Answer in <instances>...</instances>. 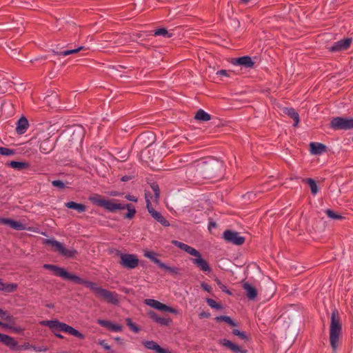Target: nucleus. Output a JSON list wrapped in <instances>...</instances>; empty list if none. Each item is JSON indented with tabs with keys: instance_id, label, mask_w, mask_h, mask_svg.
Segmentation results:
<instances>
[{
	"instance_id": "f8f14e48",
	"label": "nucleus",
	"mask_w": 353,
	"mask_h": 353,
	"mask_svg": "<svg viewBox=\"0 0 353 353\" xmlns=\"http://www.w3.org/2000/svg\"><path fill=\"white\" fill-rule=\"evenodd\" d=\"M223 238L228 242L237 245H242L245 241V238L240 236L239 232L230 230L224 232Z\"/></svg>"
},
{
	"instance_id": "e2e57ef3",
	"label": "nucleus",
	"mask_w": 353,
	"mask_h": 353,
	"mask_svg": "<svg viewBox=\"0 0 353 353\" xmlns=\"http://www.w3.org/2000/svg\"><path fill=\"white\" fill-rule=\"evenodd\" d=\"M130 179V177L128 176H124L121 178V181H128Z\"/></svg>"
},
{
	"instance_id": "4be33fe9",
	"label": "nucleus",
	"mask_w": 353,
	"mask_h": 353,
	"mask_svg": "<svg viewBox=\"0 0 353 353\" xmlns=\"http://www.w3.org/2000/svg\"><path fill=\"white\" fill-rule=\"evenodd\" d=\"M232 63L234 65H243L246 68H250L254 65V63L250 57H242L235 59L232 61Z\"/></svg>"
},
{
	"instance_id": "774afa93",
	"label": "nucleus",
	"mask_w": 353,
	"mask_h": 353,
	"mask_svg": "<svg viewBox=\"0 0 353 353\" xmlns=\"http://www.w3.org/2000/svg\"><path fill=\"white\" fill-rule=\"evenodd\" d=\"M3 282L2 279H0V291H2L3 287Z\"/></svg>"
},
{
	"instance_id": "69168bd1",
	"label": "nucleus",
	"mask_w": 353,
	"mask_h": 353,
	"mask_svg": "<svg viewBox=\"0 0 353 353\" xmlns=\"http://www.w3.org/2000/svg\"><path fill=\"white\" fill-rule=\"evenodd\" d=\"M32 348H33V349H34V350H35L36 352H41V351H46V348H43V349H40V348H39V349H37V348H36V347H32Z\"/></svg>"
},
{
	"instance_id": "0e129e2a",
	"label": "nucleus",
	"mask_w": 353,
	"mask_h": 353,
	"mask_svg": "<svg viewBox=\"0 0 353 353\" xmlns=\"http://www.w3.org/2000/svg\"><path fill=\"white\" fill-rule=\"evenodd\" d=\"M29 348H30V346L29 345H24L20 347V350H21V349L27 350Z\"/></svg>"
},
{
	"instance_id": "603ef678",
	"label": "nucleus",
	"mask_w": 353,
	"mask_h": 353,
	"mask_svg": "<svg viewBox=\"0 0 353 353\" xmlns=\"http://www.w3.org/2000/svg\"><path fill=\"white\" fill-rule=\"evenodd\" d=\"M125 198L128 200V201H133V202H137L138 199L136 196H133V195H131V194H126L125 196Z\"/></svg>"
},
{
	"instance_id": "a211bd4d",
	"label": "nucleus",
	"mask_w": 353,
	"mask_h": 353,
	"mask_svg": "<svg viewBox=\"0 0 353 353\" xmlns=\"http://www.w3.org/2000/svg\"><path fill=\"white\" fill-rule=\"evenodd\" d=\"M310 148L311 154L314 155H321L326 151V146L321 143L312 142Z\"/></svg>"
},
{
	"instance_id": "79ce46f5",
	"label": "nucleus",
	"mask_w": 353,
	"mask_h": 353,
	"mask_svg": "<svg viewBox=\"0 0 353 353\" xmlns=\"http://www.w3.org/2000/svg\"><path fill=\"white\" fill-rule=\"evenodd\" d=\"M216 321H224L225 322L228 323V324H230L232 326L236 325V323L233 321V320L230 317L227 316H217L216 318Z\"/></svg>"
},
{
	"instance_id": "ea45409f",
	"label": "nucleus",
	"mask_w": 353,
	"mask_h": 353,
	"mask_svg": "<svg viewBox=\"0 0 353 353\" xmlns=\"http://www.w3.org/2000/svg\"><path fill=\"white\" fill-rule=\"evenodd\" d=\"M83 48H84V47L81 46L76 49L64 50V51L60 52V55L65 57V56H68V55H70L72 54L77 53V52L81 51V50H83Z\"/></svg>"
},
{
	"instance_id": "39448f33",
	"label": "nucleus",
	"mask_w": 353,
	"mask_h": 353,
	"mask_svg": "<svg viewBox=\"0 0 353 353\" xmlns=\"http://www.w3.org/2000/svg\"><path fill=\"white\" fill-rule=\"evenodd\" d=\"M192 165L197 167L202 172L203 170L213 171L214 169H220L223 168V163L215 159H210L208 161L204 160H199L194 161Z\"/></svg>"
},
{
	"instance_id": "c756f323",
	"label": "nucleus",
	"mask_w": 353,
	"mask_h": 353,
	"mask_svg": "<svg viewBox=\"0 0 353 353\" xmlns=\"http://www.w3.org/2000/svg\"><path fill=\"white\" fill-rule=\"evenodd\" d=\"M123 210L126 209L128 210V212L125 216V218L130 219L132 217H134V216L137 213V211H136V209L134 208V207L132 204H126V205L123 204Z\"/></svg>"
},
{
	"instance_id": "cd10ccee",
	"label": "nucleus",
	"mask_w": 353,
	"mask_h": 353,
	"mask_svg": "<svg viewBox=\"0 0 353 353\" xmlns=\"http://www.w3.org/2000/svg\"><path fill=\"white\" fill-rule=\"evenodd\" d=\"M194 118L201 121L210 120V115L203 110H199L195 114Z\"/></svg>"
},
{
	"instance_id": "412c9836",
	"label": "nucleus",
	"mask_w": 353,
	"mask_h": 353,
	"mask_svg": "<svg viewBox=\"0 0 353 353\" xmlns=\"http://www.w3.org/2000/svg\"><path fill=\"white\" fill-rule=\"evenodd\" d=\"M63 332L68 333L73 336H75L77 338L83 339L84 335L81 333L79 330H76L73 327L66 324L64 323L62 331Z\"/></svg>"
},
{
	"instance_id": "de8ad7c7",
	"label": "nucleus",
	"mask_w": 353,
	"mask_h": 353,
	"mask_svg": "<svg viewBox=\"0 0 353 353\" xmlns=\"http://www.w3.org/2000/svg\"><path fill=\"white\" fill-rule=\"evenodd\" d=\"M232 333L236 335V336H239L240 338H241L242 339H246V335L244 332H241L238 329H234L233 331H232Z\"/></svg>"
},
{
	"instance_id": "1a4fd4ad",
	"label": "nucleus",
	"mask_w": 353,
	"mask_h": 353,
	"mask_svg": "<svg viewBox=\"0 0 353 353\" xmlns=\"http://www.w3.org/2000/svg\"><path fill=\"white\" fill-rule=\"evenodd\" d=\"M331 126L334 129L349 130L353 128V122L351 118L336 117L332 120Z\"/></svg>"
},
{
	"instance_id": "a878e982",
	"label": "nucleus",
	"mask_w": 353,
	"mask_h": 353,
	"mask_svg": "<svg viewBox=\"0 0 353 353\" xmlns=\"http://www.w3.org/2000/svg\"><path fill=\"white\" fill-rule=\"evenodd\" d=\"M62 278L72 281L75 283H77V284H83V285L85 281V280L80 278L79 276H78L75 274H70L66 270L65 271L64 274Z\"/></svg>"
},
{
	"instance_id": "72a5a7b5",
	"label": "nucleus",
	"mask_w": 353,
	"mask_h": 353,
	"mask_svg": "<svg viewBox=\"0 0 353 353\" xmlns=\"http://www.w3.org/2000/svg\"><path fill=\"white\" fill-rule=\"evenodd\" d=\"M144 256L152 260L154 263H156L159 266L162 263L159 259H158L156 257L157 254L152 251L145 252Z\"/></svg>"
},
{
	"instance_id": "aec40b11",
	"label": "nucleus",
	"mask_w": 353,
	"mask_h": 353,
	"mask_svg": "<svg viewBox=\"0 0 353 353\" xmlns=\"http://www.w3.org/2000/svg\"><path fill=\"white\" fill-rule=\"evenodd\" d=\"M0 342L11 349H15L17 346V343L14 338L4 334L0 333Z\"/></svg>"
},
{
	"instance_id": "5701e85b",
	"label": "nucleus",
	"mask_w": 353,
	"mask_h": 353,
	"mask_svg": "<svg viewBox=\"0 0 353 353\" xmlns=\"http://www.w3.org/2000/svg\"><path fill=\"white\" fill-rule=\"evenodd\" d=\"M243 288L247 293V296L250 299H254L257 296L256 289L248 282L243 283Z\"/></svg>"
},
{
	"instance_id": "0eeeda50",
	"label": "nucleus",
	"mask_w": 353,
	"mask_h": 353,
	"mask_svg": "<svg viewBox=\"0 0 353 353\" xmlns=\"http://www.w3.org/2000/svg\"><path fill=\"white\" fill-rule=\"evenodd\" d=\"M120 257V264L128 269H134L138 266L139 260L135 254H124L120 252L117 254Z\"/></svg>"
},
{
	"instance_id": "a19ab883",
	"label": "nucleus",
	"mask_w": 353,
	"mask_h": 353,
	"mask_svg": "<svg viewBox=\"0 0 353 353\" xmlns=\"http://www.w3.org/2000/svg\"><path fill=\"white\" fill-rule=\"evenodd\" d=\"M157 323L161 325L168 326L172 323V320L170 319L159 316Z\"/></svg>"
},
{
	"instance_id": "c9c22d12",
	"label": "nucleus",
	"mask_w": 353,
	"mask_h": 353,
	"mask_svg": "<svg viewBox=\"0 0 353 353\" xmlns=\"http://www.w3.org/2000/svg\"><path fill=\"white\" fill-rule=\"evenodd\" d=\"M159 267L162 269L167 270L168 272H169L170 273L173 274H178L179 272V268H176V267L168 266L163 263H161L160 264Z\"/></svg>"
},
{
	"instance_id": "4d7b16f0",
	"label": "nucleus",
	"mask_w": 353,
	"mask_h": 353,
	"mask_svg": "<svg viewBox=\"0 0 353 353\" xmlns=\"http://www.w3.org/2000/svg\"><path fill=\"white\" fill-rule=\"evenodd\" d=\"M57 99V94H52L51 96H48L47 97L45 100L47 103H49L50 102V99H54L56 100Z\"/></svg>"
},
{
	"instance_id": "13d9d810",
	"label": "nucleus",
	"mask_w": 353,
	"mask_h": 353,
	"mask_svg": "<svg viewBox=\"0 0 353 353\" xmlns=\"http://www.w3.org/2000/svg\"><path fill=\"white\" fill-rule=\"evenodd\" d=\"M199 316L201 319H205V318H208L210 316V314L208 312H201L199 314Z\"/></svg>"
},
{
	"instance_id": "49530a36",
	"label": "nucleus",
	"mask_w": 353,
	"mask_h": 353,
	"mask_svg": "<svg viewBox=\"0 0 353 353\" xmlns=\"http://www.w3.org/2000/svg\"><path fill=\"white\" fill-rule=\"evenodd\" d=\"M219 343V344H221V345H223L225 347H227L229 349L231 347V346H232V345L233 343L230 341H229L228 339H220Z\"/></svg>"
},
{
	"instance_id": "f257e3e1",
	"label": "nucleus",
	"mask_w": 353,
	"mask_h": 353,
	"mask_svg": "<svg viewBox=\"0 0 353 353\" xmlns=\"http://www.w3.org/2000/svg\"><path fill=\"white\" fill-rule=\"evenodd\" d=\"M172 243L181 250H184L185 252L194 256V258L191 259L192 262L201 271L205 272H210L211 271V268L208 263L202 257L201 253L195 248L176 240L172 241Z\"/></svg>"
},
{
	"instance_id": "b1692460",
	"label": "nucleus",
	"mask_w": 353,
	"mask_h": 353,
	"mask_svg": "<svg viewBox=\"0 0 353 353\" xmlns=\"http://www.w3.org/2000/svg\"><path fill=\"white\" fill-rule=\"evenodd\" d=\"M283 112L294 119V123L293 125L294 127H296L299 125V123L300 121L299 116V114L295 111L294 109L286 108L283 110Z\"/></svg>"
},
{
	"instance_id": "c03bdc74",
	"label": "nucleus",
	"mask_w": 353,
	"mask_h": 353,
	"mask_svg": "<svg viewBox=\"0 0 353 353\" xmlns=\"http://www.w3.org/2000/svg\"><path fill=\"white\" fill-rule=\"evenodd\" d=\"M127 325L135 333L139 332V328L132 321L131 319H126Z\"/></svg>"
},
{
	"instance_id": "bf43d9fd",
	"label": "nucleus",
	"mask_w": 353,
	"mask_h": 353,
	"mask_svg": "<svg viewBox=\"0 0 353 353\" xmlns=\"http://www.w3.org/2000/svg\"><path fill=\"white\" fill-rule=\"evenodd\" d=\"M0 327H3L4 328H12L9 323H5L0 321Z\"/></svg>"
},
{
	"instance_id": "f03ea898",
	"label": "nucleus",
	"mask_w": 353,
	"mask_h": 353,
	"mask_svg": "<svg viewBox=\"0 0 353 353\" xmlns=\"http://www.w3.org/2000/svg\"><path fill=\"white\" fill-rule=\"evenodd\" d=\"M151 188L153 190L154 195H151L150 193H145V201L147 203V209L150 215L159 223L163 226L168 227L170 225L169 222L157 211L152 208V202H158L159 198V189L157 184H152Z\"/></svg>"
},
{
	"instance_id": "338daca9",
	"label": "nucleus",
	"mask_w": 353,
	"mask_h": 353,
	"mask_svg": "<svg viewBox=\"0 0 353 353\" xmlns=\"http://www.w3.org/2000/svg\"><path fill=\"white\" fill-rule=\"evenodd\" d=\"M54 334L57 337H58V338H59V339H63V335H61V334H59V333H57V332H55V333H54Z\"/></svg>"
},
{
	"instance_id": "37998d69",
	"label": "nucleus",
	"mask_w": 353,
	"mask_h": 353,
	"mask_svg": "<svg viewBox=\"0 0 353 353\" xmlns=\"http://www.w3.org/2000/svg\"><path fill=\"white\" fill-rule=\"evenodd\" d=\"M206 301L208 304L216 310H220L222 308V305L218 303H216L214 300L211 299H207Z\"/></svg>"
},
{
	"instance_id": "8fccbe9b",
	"label": "nucleus",
	"mask_w": 353,
	"mask_h": 353,
	"mask_svg": "<svg viewBox=\"0 0 353 353\" xmlns=\"http://www.w3.org/2000/svg\"><path fill=\"white\" fill-rule=\"evenodd\" d=\"M98 344L100 345L101 346H102L106 350H110V346L105 342V340L99 339Z\"/></svg>"
},
{
	"instance_id": "393cba45",
	"label": "nucleus",
	"mask_w": 353,
	"mask_h": 353,
	"mask_svg": "<svg viewBox=\"0 0 353 353\" xmlns=\"http://www.w3.org/2000/svg\"><path fill=\"white\" fill-rule=\"evenodd\" d=\"M43 268L52 271L55 275L61 277H63L64 272L65 271V270L62 268H59L58 266L50 264H45L43 265Z\"/></svg>"
},
{
	"instance_id": "f3484780",
	"label": "nucleus",
	"mask_w": 353,
	"mask_h": 353,
	"mask_svg": "<svg viewBox=\"0 0 353 353\" xmlns=\"http://www.w3.org/2000/svg\"><path fill=\"white\" fill-rule=\"evenodd\" d=\"M0 223L5 224L9 225L10 228L17 230H23L26 229V227L22 224L21 222L10 219H3L0 218Z\"/></svg>"
},
{
	"instance_id": "20e7f679",
	"label": "nucleus",
	"mask_w": 353,
	"mask_h": 353,
	"mask_svg": "<svg viewBox=\"0 0 353 353\" xmlns=\"http://www.w3.org/2000/svg\"><path fill=\"white\" fill-rule=\"evenodd\" d=\"M90 200L94 204L102 207L111 212L123 210V204L119 203L117 199H105L99 195H94L91 196Z\"/></svg>"
},
{
	"instance_id": "f704fd0d",
	"label": "nucleus",
	"mask_w": 353,
	"mask_h": 353,
	"mask_svg": "<svg viewBox=\"0 0 353 353\" xmlns=\"http://www.w3.org/2000/svg\"><path fill=\"white\" fill-rule=\"evenodd\" d=\"M17 283H3L2 291L8 293L12 292L17 289Z\"/></svg>"
},
{
	"instance_id": "473e14b6",
	"label": "nucleus",
	"mask_w": 353,
	"mask_h": 353,
	"mask_svg": "<svg viewBox=\"0 0 353 353\" xmlns=\"http://www.w3.org/2000/svg\"><path fill=\"white\" fill-rule=\"evenodd\" d=\"M155 36H163L165 38H170L172 36V33L168 32L165 28H159L154 31Z\"/></svg>"
},
{
	"instance_id": "6ab92c4d",
	"label": "nucleus",
	"mask_w": 353,
	"mask_h": 353,
	"mask_svg": "<svg viewBox=\"0 0 353 353\" xmlns=\"http://www.w3.org/2000/svg\"><path fill=\"white\" fill-rule=\"evenodd\" d=\"M29 123L28 119L26 117H22L17 121L16 132L19 134H23L27 131Z\"/></svg>"
},
{
	"instance_id": "bb28decb",
	"label": "nucleus",
	"mask_w": 353,
	"mask_h": 353,
	"mask_svg": "<svg viewBox=\"0 0 353 353\" xmlns=\"http://www.w3.org/2000/svg\"><path fill=\"white\" fill-rule=\"evenodd\" d=\"M65 205L68 208L75 210L79 212H83L86 210L85 205L75 203L74 201L68 202L65 204Z\"/></svg>"
},
{
	"instance_id": "2eb2a0df",
	"label": "nucleus",
	"mask_w": 353,
	"mask_h": 353,
	"mask_svg": "<svg viewBox=\"0 0 353 353\" xmlns=\"http://www.w3.org/2000/svg\"><path fill=\"white\" fill-rule=\"evenodd\" d=\"M352 43V39L350 38H346L342 40H340L333 44L332 47H330L331 51H342L346 50Z\"/></svg>"
},
{
	"instance_id": "3c124183",
	"label": "nucleus",
	"mask_w": 353,
	"mask_h": 353,
	"mask_svg": "<svg viewBox=\"0 0 353 353\" xmlns=\"http://www.w3.org/2000/svg\"><path fill=\"white\" fill-rule=\"evenodd\" d=\"M52 184L53 186L61 188V189L65 188V184L61 181H59V180L53 181L52 182Z\"/></svg>"
},
{
	"instance_id": "ddd939ff",
	"label": "nucleus",
	"mask_w": 353,
	"mask_h": 353,
	"mask_svg": "<svg viewBox=\"0 0 353 353\" xmlns=\"http://www.w3.org/2000/svg\"><path fill=\"white\" fill-rule=\"evenodd\" d=\"M142 344L146 349L152 350L155 353H171L169 349L161 347L154 341L144 340L142 341Z\"/></svg>"
},
{
	"instance_id": "a18cd8bd",
	"label": "nucleus",
	"mask_w": 353,
	"mask_h": 353,
	"mask_svg": "<svg viewBox=\"0 0 353 353\" xmlns=\"http://www.w3.org/2000/svg\"><path fill=\"white\" fill-rule=\"evenodd\" d=\"M148 316L155 323H157L159 317L160 316L159 314H157L156 312H154L152 310H150L147 312Z\"/></svg>"
},
{
	"instance_id": "7ed1b4c3",
	"label": "nucleus",
	"mask_w": 353,
	"mask_h": 353,
	"mask_svg": "<svg viewBox=\"0 0 353 353\" xmlns=\"http://www.w3.org/2000/svg\"><path fill=\"white\" fill-rule=\"evenodd\" d=\"M341 331L342 326L339 321L338 312L334 310L332 313L330 330V341L334 351H336L339 346Z\"/></svg>"
},
{
	"instance_id": "5fc2aeb1",
	"label": "nucleus",
	"mask_w": 353,
	"mask_h": 353,
	"mask_svg": "<svg viewBox=\"0 0 353 353\" xmlns=\"http://www.w3.org/2000/svg\"><path fill=\"white\" fill-rule=\"evenodd\" d=\"M216 281L223 291L227 292L228 294H230V292L226 290V287L224 285H223L219 279H216Z\"/></svg>"
},
{
	"instance_id": "9d476101",
	"label": "nucleus",
	"mask_w": 353,
	"mask_h": 353,
	"mask_svg": "<svg viewBox=\"0 0 353 353\" xmlns=\"http://www.w3.org/2000/svg\"><path fill=\"white\" fill-rule=\"evenodd\" d=\"M51 136V132L46 131L38 134V139L42 141L40 144V151L43 153H49L53 148L52 144H50L48 141Z\"/></svg>"
},
{
	"instance_id": "2f4dec72",
	"label": "nucleus",
	"mask_w": 353,
	"mask_h": 353,
	"mask_svg": "<svg viewBox=\"0 0 353 353\" xmlns=\"http://www.w3.org/2000/svg\"><path fill=\"white\" fill-rule=\"evenodd\" d=\"M9 165L12 168H14L17 170H22V169L28 168V164L25 162L14 161H10L9 163Z\"/></svg>"
},
{
	"instance_id": "58836bf2",
	"label": "nucleus",
	"mask_w": 353,
	"mask_h": 353,
	"mask_svg": "<svg viewBox=\"0 0 353 353\" xmlns=\"http://www.w3.org/2000/svg\"><path fill=\"white\" fill-rule=\"evenodd\" d=\"M14 154H15V152L14 150H12V149L8 148L0 147V154L1 155L9 157V156H12Z\"/></svg>"
},
{
	"instance_id": "6e6d98bb",
	"label": "nucleus",
	"mask_w": 353,
	"mask_h": 353,
	"mask_svg": "<svg viewBox=\"0 0 353 353\" xmlns=\"http://www.w3.org/2000/svg\"><path fill=\"white\" fill-rule=\"evenodd\" d=\"M201 288L204 290H205V291H207L208 292H210L211 291V289H212L211 287L209 285H208L206 283H201Z\"/></svg>"
},
{
	"instance_id": "052dcab7",
	"label": "nucleus",
	"mask_w": 353,
	"mask_h": 353,
	"mask_svg": "<svg viewBox=\"0 0 353 353\" xmlns=\"http://www.w3.org/2000/svg\"><path fill=\"white\" fill-rule=\"evenodd\" d=\"M109 195L112 196H117L121 195V193H119V192L113 191V192H110L109 193Z\"/></svg>"
},
{
	"instance_id": "864d4df0",
	"label": "nucleus",
	"mask_w": 353,
	"mask_h": 353,
	"mask_svg": "<svg viewBox=\"0 0 353 353\" xmlns=\"http://www.w3.org/2000/svg\"><path fill=\"white\" fill-rule=\"evenodd\" d=\"M216 74L221 75V76H225V77H229L230 76L229 72L228 70H219L216 72Z\"/></svg>"
},
{
	"instance_id": "4468645a",
	"label": "nucleus",
	"mask_w": 353,
	"mask_h": 353,
	"mask_svg": "<svg viewBox=\"0 0 353 353\" xmlns=\"http://www.w3.org/2000/svg\"><path fill=\"white\" fill-rule=\"evenodd\" d=\"M42 325L48 326L53 333L59 331H62L64 323L60 322L58 320H46L40 322Z\"/></svg>"
},
{
	"instance_id": "09e8293b",
	"label": "nucleus",
	"mask_w": 353,
	"mask_h": 353,
	"mask_svg": "<svg viewBox=\"0 0 353 353\" xmlns=\"http://www.w3.org/2000/svg\"><path fill=\"white\" fill-rule=\"evenodd\" d=\"M230 349L232 352H236V353H238V352L245 353V351H242L241 347L234 343H232V345Z\"/></svg>"
},
{
	"instance_id": "7c9ffc66",
	"label": "nucleus",
	"mask_w": 353,
	"mask_h": 353,
	"mask_svg": "<svg viewBox=\"0 0 353 353\" xmlns=\"http://www.w3.org/2000/svg\"><path fill=\"white\" fill-rule=\"evenodd\" d=\"M0 318L10 323H14V318L1 308H0Z\"/></svg>"
},
{
	"instance_id": "680f3d73",
	"label": "nucleus",
	"mask_w": 353,
	"mask_h": 353,
	"mask_svg": "<svg viewBox=\"0 0 353 353\" xmlns=\"http://www.w3.org/2000/svg\"><path fill=\"white\" fill-rule=\"evenodd\" d=\"M10 325L12 327V330H13L14 332H21L22 330V329H21L20 327H14L12 325H11L10 324Z\"/></svg>"
},
{
	"instance_id": "e433bc0d",
	"label": "nucleus",
	"mask_w": 353,
	"mask_h": 353,
	"mask_svg": "<svg viewBox=\"0 0 353 353\" xmlns=\"http://www.w3.org/2000/svg\"><path fill=\"white\" fill-rule=\"evenodd\" d=\"M306 181L307 182L308 185H310L312 192L314 194H316L319 191V188H318L316 181L312 179H307L306 180Z\"/></svg>"
},
{
	"instance_id": "423d86ee",
	"label": "nucleus",
	"mask_w": 353,
	"mask_h": 353,
	"mask_svg": "<svg viewBox=\"0 0 353 353\" xmlns=\"http://www.w3.org/2000/svg\"><path fill=\"white\" fill-rule=\"evenodd\" d=\"M44 243L51 245L54 248L55 251L58 252L61 255L66 257H73L77 253L75 250H68L65 248L63 243L53 239H45Z\"/></svg>"
},
{
	"instance_id": "c85d7f7f",
	"label": "nucleus",
	"mask_w": 353,
	"mask_h": 353,
	"mask_svg": "<svg viewBox=\"0 0 353 353\" xmlns=\"http://www.w3.org/2000/svg\"><path fill=\"white\" fill-rule=\"evenodd\" d=\"M83 285L85 287H87L88 288H89L90 290H91L94 293V294L96 296H97V294H99V292L102 288L100 286H99L96 283H94V282H92V281H86V280H85V281Z\"/></svg>"
},
{
	"instance_id": "4c0bfd02",
	"label": "nucleus",
	"mask_w": 353,
	"mask_h": 353,
	"mask_svg": "<svg viewBox=\"0 0 353 353\" xmlns=\"http://www.w3.org/2000/svg\"><path fill=\"white\" fill-rule=\"evenodd\" d=\"M325 213L327 215V216L331 219L339 220L343 219V216L341 215L336 214V212L330 209L326 210Z\"/></svg>"
},
{
	"instance_id": "dca6fc26",
	"label": "nucleus",
	"mask_w": 353,
	"mask_h": 353,
	"mask_svg": "<svg viewBox=\"0 0 353 353\" xmlns=\"http://www.w3.org/2000/svg\"><path fill=\"white\" fill-rule=\"evenodd\" d=\"M97 323L101 326L108 329L110 331L118 332L122 330V326L119 324L114 323L110 321L99 319Z\"/></svg>"
},
{
	"instance_id": "9b49d317",
	"label": "nucleus",
	"mask_w": 353,
	"mask_h": 353,
	"mask_svg": "<svg viewBox=\"0 0 353 353\" xmlns=\"http://www.w3.org/2000/svg\"><path fill=\"white\" fill-rule=\"evenodd\" d=\"M100 299H103L108 303L111 304H117L119 301V295L105 289L101 288L97 296Z\"/></svg>"
},
{
	"instance_id": "6e6552de",
	"label": "nucleus",
	"mask_w": 353,
	"mask_h": 353,
	"mask_svg": "<svg viewBox=\"0 0 353 353\" xmlns=\"http://www.w3.org/2000/svg\"><path fill=\"white\" fill-rule=\"evenodd\" d=\"M144 303L158 311H161V312H170V313H172V314H177L179 313V311L172 307H170L169 305H167L164 303H162L161 302L157 301V300H155V299H146L144 300Z\"/></svg>"
}]
</instances>
